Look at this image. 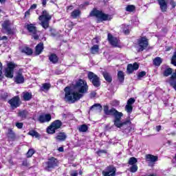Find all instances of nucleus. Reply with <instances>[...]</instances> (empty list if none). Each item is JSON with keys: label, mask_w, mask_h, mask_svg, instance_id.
<instances>
[{"label": "nucleus", "mask_w": 176, "mask_h": 176, "mask_svg": "<svg viewBox=\"0 0 176 176\" xmlns=\"http://www.w3.org/2000/svg\"><path fill=\"white\" fill-rule=\"evenodd\" d=\"M74 90L71 89L70 87H66L64 89L65 100L71 104H74L76 101H79L80 98L83 97V94H86L89 90V85L86 80L83 79H78L74 85Z\"/></svg>", "instance_id": "obj_1"}, {"label": "nucleus", "mask_w": 176, "mask_h": 176, "mask_svg": "<svg viewBox=\"0 0 176 176\" xmlns=\"http://www.w3.org/2000/svg\"><path fill=\"white\" fill-rule=\"evenodd\" d=\"M103 111L104 112V115L114 116V126H116V127L118 129H122L123 126L131 124V120H130V119L122 122L121 119L123 116V113L119 112L118 110H116V109L113 107L109 109V106L104 105L103 107Z\"/></svg>", "instance_id": "obj_2"}, {"label": "nucleus", "mask_w": 176, "mask_h": 176, "mask_svg": "<svg viewBox=\"0 0 176 176\" xmlns=\"http://www.w3.org/2000/svg\"><path fill=\"white\" fill-rule=\"evenodd\" d=\"M88 17H96V23H104V21H111L112 19V15L104 12L101 10H98L96 8L92 9L89 12Z\"/></svg>", "instance_id": "obj_3"}, {"label": "nucleus", "mask_w": 176, "mask_h": 176, "mask_svg": "<svg viewBox=\"0 0 176 176\" xmlns=\"http://www.w3.org/2000/svg\"><path fill=\"white\" fill-rule=\"evenodd\" d=\"M38 20L41 21V25L43 28L47 30L50 20H52V15L46 10H44L42 12V14L38 16Z\"/></svg>", "instance_id": "obj_4"}, {"label": "nucleus", "mask_w": 176, "mask_h": 176, "mask_svg": "<svg viewBox=\"0 0 176 176\" xmlns=\"http://www.w3.org/2000/svg\"><path fill=\"white\" fill-rule=\"evenodd\" d=\"M58 164H60L58 160L54 157H51L48 158L47 161L45 162V170L50 172L52 170H54L56 167H58Z\"/></svg>", "instance_id": "obj_5"}, {"label": "nucleus", "mask_w": 176, "mask_h": 176, "mask_svg": "<svg viewBox=\"0 0 176 176\" xmlns=\"http://www.w3.org/2000/svg\"><path fill=\"white\" fill-rule=\"evenodd\" d=\"M63 122L60 120H56L52 122L49 126H47L46 131L47 134H56V130L61 129Z\"/></svg>", "instance_id": "obj_6"}, {"label": "nucleus", "mask_w": 176, "mask_h": 176, "mask_svg": "<svg viewBox=\"0 0 176 176\" xmlns=\"http://www.w3.org/2000/svg\"><path fill=\"white\" fill-rule=\"evenodd\" d=\"M137 43L138 46V52H144L149 46V39L146 36H140L137 40Z\"/></svg>", "instance_id": "obj_7"}, {"label": "nucleus", "mask_w": 176, "mask_h": 176, "mask_svg": "<svg viewBox=\"0 0 176 176\" xmlns=\"http://www.w3.org/2000/svg\"><path fill=\"white\" fill-rule=\"evenodd\" d=\"M87 78L92 83L94 87H100L101 86V81L100 80V77L97 76L96 74L93 73V72H89L87 74Z\"/></svg>", "instance_id": "obj_8"}, {"label": "nucleus", "mask_w": 176, "mask_h": 176, "mask_svg": "<svg viewBox=\"0 0 176 176\" xmlns=\"http://www.w3.org/2000/svg\"><path fill=\"white\" fill-rule=\"evenodd\" d=\"M17 67V65H16L13 62H9L7 63V67L5 69V76L6 78H9L10 79H12L13 78V75L14 74V68Z\"/></svg>", "instance_id": "obj_9"}, {"label": "nucleus", "mask_w": 176, "mask_h": 176, "mask_svg": "<svg viewBox=\"0 0 176 176\" xmlns=\"http://www.w3.org/2000/svg\"><path fill=\"white\" fill-rule=\"evenodd\" d=\"M8 104L10 105L11 109H16L21 105V100H20V96H15L12 97L8 101Z\"/></svg>", "instance_id": "obj_10"}, {"label": "nucleus", "mask_w": 176, "mask_h": 176, "mask_svg": "<svg viewBox=\"0 0 176 176\" xmlns=\"http://www.w3.org/2000/svg\"><path fill=\"white\" fill-rule=\"evenodd\" d=\"M25 28H26L30 32V34H33L34 39L38 41L39 39V36H38V30L36 29V26L34 23L25 24Z\"/></svg>", "instance_id": "obj_11"}, {"label": "nucleus", "mask_w": 176, "mask_h": 176, "mask_svg": "<svg viewBox=\"0 0 176 176\" xmlns=\"http://www.w3.org/2000/svg\"><path fill=\"white\" fill-rule=\"evenodd\" d=\"M102 174L103 176H116V167L113 165H109L102 170Z\"/></svg>", "instance_id": "obj_12"}, {"label": "nucleus", "mask_w": 176, "mask_h": 176, "mask_svg": "<svg viewBox=\"0 0 176 176\" xmlns=\"http://www.w3.org/2000/svg\"><path fill=\"white\" fill-rule=\"evenodd\" d=\"M24 76L23 75V69H19L16 72V75L14 77V82L16 85H21L25 82Z\"/></svg>", "instance_id": "obj_13"}, {"label": "nucleus", "mask_w": 176, "mask_h": 176, "mask_svg": "<svg viewBox=\"0 0 176 176\" xmlns=\"http://www.w3.org/2000/svg\"><path fill=\"white\" fill-rule=\"evenodd\" d=\"M10 25H12V23H10V20L4 21V22L1 25L3 30L6 31V33L7 34V35L14 34V32L13 31L12 28H10Z\"/></svg>", "instance_id": "obj_14"}, {"label": "nucleus", "mask_w": 176, "mask_h": 176, "mask_svg": "<svg viewBox=\"0 0 176 176\" xmlns=\"http://www.w3.org/2000/svg\"><path fill=\"white\" fill-rule=\"evenodd\" d=\"M134 102H135V99L134 98H131L127 100L125 106V111L129 115L133 113V104H134Z\"/></svg>", "instance_id": "obj_15"}, {"label": "nucleus", "mask_w": 176, "mask_h": 176, "mask_svg": "<svg viewBox=\"0 0 176 176\" xmlns=\"http://www.w3.org/2000/svg\"><path fill=\"white\" fill-rule=\"evenodd\" d=\"M107 41L111 45V46H113L114 47H118V45H119V39L116 37H113L112 34L108 33L107 34Z\"/></svg>", "instance_id": "obj_16"}, {"label": "nucleus", "mask_w": 176, "mask_h": 176, "mask_svg": "<svg viewBox=\"0 0 176 176\" xmlns=\"http://www.w3.org/2000/svg\"><path fill=\"white\" fill-rule=\"evenodd\" d=\"M140 68V64L135 62L133 64H129L126 67V72L129 74H133L134 71H137Z\"/></svg>", "instance_id": "obj_17"}, {"label": "nucleus", "mask_w": 176, "mask_h": 176, "mask_svg": "<svg viewBox=\"0 0 176 176\" xmlns=\"http://www.w3.org/2000/svg\"><path fill=\"white\" fill-rule=\"evenodd\" d=\"M40 123H46L52 120V115L50 113H47L44 115H40L38 119Z\"/></svg>", "instance_id": "obj_18"}, {"label": "nucleus", "mask_w": 176, "mask_h": 176, "mask_svg": "<svg viewBox=\"0 0 176 176\" xmlns=\"http://www.w3.org/2000/svg\"><path fill=\"white\" fill-rule=\"evenodd\" d=\"M55 140L58 142H64L67 140V133L65 132H59L55 137Z\"/></svg>", "instance_id": "obj_19"}, {"label": "nucleus", "mask_w": 176, "mask_h": 176, "mask_svg": "<svg viewBox=\"0 0 176 176\" xmlns=\"http://www.w3.org/2000/svg\"><path fill=\"white\" fill-rule=\"evenodd\" d=\"M145 160L146 162H149L150 163H155V162L159 160V157L152 154H146L145 155Z\"/></svg>", "instance_id": "obj_20"}, {"label": "nucleus", "mask_w": 176, "mask_h": 176, "mask_svg": "<svg viewBox=\"0 0 176 176\" xmlns=\"http://www.w3.org/2000/svg\"><path fill=\"white\" fill-rule=\"evenodd\" d=\"M157 1L162 13H166V12H167V8H168L167 2L166 1V0H157Z\"/></svg>", "instance_id": "obj_21"}, {"label": "nucleus", "mask_w": 176, "mask_h": 176, "mask_svg": "<svg viewBox=\"0 0 176 176\" xmlns=\"http://www.w3.org/2000/svg\"><path fill=\"white\" fill-rule=\"evenodd\" d=\"M43 49H45V47L43 46V43L41 42L38 44H37L35 47V56H39V54H41L42 52H43Z\"/></svg>", "instance_id": "obj_22"}, {"label": "nucleus", "mask_w": 176, "mask_h": 176, "mask_svg": "<svg viewBox=\"0 0 176 176\" xmlns=\"http://www.w3.org/2000/svg\"><path fill=\"white\" fill-rule=\"evenodd\" d=\"M7 138L10 141H16V133L13 131L12 128L8 129V133H6Z\"/></svg>", "instance_id": "obj_23"}, {"label": "nucleus", "mask_w": 176, "mask_h": 176, "mask_svg": "<svg viewBox=\"0 0 176 176\" xmlns=\"http://www.w3.org/2000/svg\"><path fill=\"white\" fill-rule=\"evenodd\" d=\"M28 115H30V113L27 110H21L19 111L17 113V116L19 118H21L22 120H25L27 119Z\"/></svg>", "instance_id": "obj_24"}, {"label": "nucleus", "mask_w": 176, "mask_h": 176, "mask_svg": "<svg viewBox=\"0 0 176 176\" xmlns=\"http://www.w3.org/2000/svg\"><path fill=\"white\" fill-rule=\"evenodd\" d=\"M102 76L107 83H112V76L108 72H104Z\"/></svg>", "instance_id": "obj_25"}, {"label": "nucleus", "mask_w": 176, "mask_h": 176, "mask_svg": "<svg viewBox=\"0 0 176 176\" xmlns=\"http://www.w3.org/2000/svg\"><path fill=\"white\" fill-rule=\"evenodd\" d=\"M48 57L50 63H52V64H57L58 63V56H57V54L53 53L48 56Z\"/></svg>", "instance_id": "obj_26"}, {"label": "nucleus", "mask_w": 176, "mask_h": 176, "mask_svg": "<svg viewBox=\"0 0 176 176\" xmlns=\"http://www.w3.org/2000/svg\"><path fill=\"white\" fill-rule=\"evenodd\" d=\"M162 63H163V59L162 58L159 57V56L155 57L153 60V64L155 67H160V65H162Z\"/></svg>", "instance_id": "obj_27"}, {"label": "nucleus", "mask_w": 176, "mask_h": 176, "mask_svg": "<svg viewBox=\"0 0 176 176\" xmlns=\"http://www.w3.org/2000/svg\"><path fill=\"white\" fill-rule=\"evenodd\" d=\"M173 74H174V72H173V68L166 67L163 72V76L167 78L168 76H170V75H173Z\"/></svg>", "instance_id": "obj_28"}, {"label": "nucleus", "mask_w": 176, "mask_h": 176, "mask_svg": "<svg viewBox=\"0 0 176 176\" xmlns=\"http://www.w3.org/2000/svg\"><path fill=\"white\" fill-rule=\"evenodd\" d=\"M117 78L120 83H124V72L123 71H118Z\"/></svg>", "instance_id": "obj_29"}, {"label": "nucleus", "mask_w": 176, "mask_h": 176, "mask_svg": "<svg viewBox=\"0 0 176 176\" xmlns=\"http://www.w3.org/2000/svg\"><path fill=\"white\" fill-rule=\"evenodd\" d=\"M21 53H25L27 56H32L34 51L29 47H25L21 50Z\"/></svg>", "instance_id": "obj_30"}, {"label": "nucleus", "mask_w": 176, "mask_h": 176, "mask_svg": "<svg viewBox=\"0 0 176 176\" xmlns=\"http://www.w3.org/2000/svg\"><path fill=\"white\" fill-rule=\"evenodd\" d=\"M28 135H31V137H35V138H41V134L38 133L36 130L32 129L28 133Z\"/></svg>", "instance_id": "obj_31"}, {"label": "nucleus", "mask_w": 176, "mask_h": 176, "mask_svg": "<svg viewBox=\"0 0 176 176\" xmlns=\"http://www.w3.org/2000/svg\"><path fill=\"white\" fill-rule=\"evenodd\" d=\"M91 54H97L100 52V45H94L90 49Z\"/></svg>", "instance_id": "obj_32"}, {"label": "nucleus", "mask_w": 176, "mask_h": 176, "mask_svg": "<svg viewBox=\"0 0 176 176\" xmlns=\"http://www.w3.org/2000/svg\"><path fill=\"white\" fill-rule=\"evenodd\" d=\"M81 14L82 12H80V10H74L71 12V17L72 19H78Z\"/></svg>", "instance_id": "obj_33"}, {"label": "nucleus", "mask_w": 176, "mask_h": 176, "mask_svg": "<svg viewBox=\"0 0 176 176\" xmlns=\"http://www.w3.org/2000/svg\"><path fill=\"white\" fill-rule=\"evenodd\" d=\"M23 101H30L32 98V94L30 92H23Z\"/></svg>", "instance_id": "obj_34"}, {"label": "nucleus", "mask_w": 176, "mask_h": 176, "mask_svg": "<svg viewBox=\"0 0 176 176\" xmlns=\"http://www.w3.org/2000/svg\"><path fill=\"white\" fill-rule=\"evenodd\" d=\"M50 87H52V85L49 82H45L42 85L41 90H42V91H45V90L47 91L50 90Z\"/></svg>", "instance_id": "obj_35"}, {"label": "nucleus", "mask_w": 176, "mask_h": 176, "mask_svg": "<svg viewBox=\"0 0 176 176\" xmlns=\"http://www.w3.org/2000/svg\"><path fill=\"white\" fill-rule=\"evenodd\" d=\"M87 130H89V126L85 124H83L78 127V131H80V133H86Z\"/></svg>", "instance_id": "obj_36"}, {"label": "nucleus", "mask_w": 176, "mask_h": 176, "mask_svg": "<svg viewBox=\"0 0 176 176\" xmlns=\"http://www.w3.org/2000/svg\"><path fill=\"white\" fill-rule=\"evenodd\" d=\"M138 162V160L136 157H131L129 158L128 161V164H129V166H133L137 164Z\"/></svg>", "instance_id": "obj_37"}, {"label": "nucleus", "mask_w": 176, "mask_h": 176, "mask_svg": "<svg viewBox=\"0 0 176 176\" xmlns=\"http://www.w3.org/2000/svg\"><path fill=\"white\" fill-rule=\"evenodd\" d=\"M126 12H129V13H133V12H135V6L134 5H127L125 8Z\"/></svg>", "instance_id": "obj_38"}, {"label": "nucleus", "mask_w": 176, "mask_h": 176, "mask_svg": "<svg viewBox=\"0 0 176 176\" xmlns=\"http://www.w3.org/2000/svg\"><path fill=\"white\" fill-rule=\"evenodd\" d=\"M8 98H9V94L7 92H3L0 94V100L1 101H8Z\"/></svg>", "instance_id": "obj_39"}, {"label": "nucleus", "mask_w": 176, "mask_h": 176, "mask_svg": "<svg viewBox=\"0 0 176 176\" xmlns=\"http://www.w3.org/2000/svg\"><path fill=\"white\" fill-rule=\"evenodd\" d=\"M35 153V150L34 148H30L26 153V157H32V155Z\"/></svg>", "instance_id": "obj_40"}, {"label": "nucleus", "mask_w": 176, "mask_h": 176, "mask_svg": "<svg viewBox=\"0 0 176 176\" xmlns=\"http://www.w3.org/2000/svg\"><path fill=\"white\" fill-rule=\"evenodd\" d=\"M129 171L130 173H137V171H138V166H137V164L131 165Z\"/></svg>", "instance_id": "obj_41"}, {"label": "nucleus", "mask_w": 176, "mask_h": 176, "mask_svg": "<svg viewBox=\"0 0 176 176\" xmlns=\"http://www.w3.org/2000/svg\"><path fill=\"white\" fill-rule=\"evenodd\" d=\"M144 76H146V72L142 71V72H139L138 74V80H141V78H144Z\"/></svg>", "instance_id": "obj_42"}, {"label": "nucleus", "mask_w": 176, "mask_h": 176, "mask_svg": "<svg viewBox=\"0 0 176 176\" xmlns=\"http://www.w3.org/2000/svg\"><path fill=\"white\" fill-rule=\"evenodd\" d=\"M98 107V109L100 111H102V106H101V104L100 103H96L94 104V105H92L91 107H90V109H93V108H97Z\"/></svg>", "instance_id": "obj_43"}, {"label": "nucleus", "mask_w": 176, "mask_h": 176, "mask_svg": "<svg viewBox=\"0 0 176 176\" xmlns=\"http://www.w3.org/2000/svg\"><path fill=\"white\" fill-rule=\"evenodd\" d=\"M171 64L176 67V51L174 52L172 58H171Z\"/></svg>", "instance_id": "obj_44"}, {"label": "nucleus", "mask_w": 176, "mask_h": 176, "mask_svg": "<svg viewBox=\"0 0 176 176\" xmlns=\"http://www.w3.org/2000/svg\"><path fill=\"white\" fill-rule=\"evenodd\" d=\"M102 153H104L105 155H107V153H108V151L107 150H101V149H99L96 151V154L98 155L99 156H101Z\"/></svg>", "instance_id": "obj_45"}, {"label": "nucleus", "mask_w": 176, "mask_h": 176, "mask_svg": "<svg viewBox=\"0 0 176 176\" xmlns=\"http://www.w3.org/2000/svg\"><path fill=\"white\" fill-rule=\"evenodd\" d=\"M15 126H16V127H17V129H23V126H24V123L16 122Z\"/></svg>", "instance_id": "obj_46"}, {"label": "nucleus", "mask_w": 176, "mask_h": 176, "mask_svg": "<svg viewBox=\"0 0 176 176\" xmlns=\"http://www.w3.org/2000/svg\"><path fill=\"white\" fill-rule=\"evenodd\" d=\"M31 9H28L25 12V16L24 18L27 19V17H30L31 16Z\"/></svg>", "instance_id": "obj_47"}, {"label": "nucleus", "mask_w": 176, "mask_h": 176, "mask_svg": "<svg viewBox=\"0 0 176 176\" xmlns=\"http://www.w3.org/2000/svg\"><path fill=\"white\" fill-rule=\"evenodd\" d=\"M3 69V65H2V63L0 61V80H2V69Z\"/></svg>", "instance_id": "obj_48"}, {"label": "nucleus", "mask_w": 176, "mask_h": 176, "mask_svg": "<svg viewBox=\"0 0 176 176\" xmlns=\"http://www.w3.org/2000/svg\"><path fill=\"white\" fill-rule=\"evenodd\" d=\"M29 165L30 164L28 163V161L27 160L23 161L22 166H23L24 167H28Z\"/></svg>", "instance_id": "obj_49"}, {"label": "nucleus", "mask_w": 176, "mask_h": 176, "mask_svg": "<svg viewBox=\"0 0 176 176\" xmlns=\"http://www.w3.org/2000/svg\"><path fill=\"white\" fill-rule=\"evenodd\" d=\"M96 96H97V93L94 91L91 92L89 94L90 98H96Z\"/></svg>", "instance_id": "obj_50"}, {"label": "nucleus", "mask_w": 176, "mask_h": 176, "mask_svg": "<svg viewBox=\"0 0 176 176\" xmlns=\"http://www.w3.org/2000/svg\"><path fill=\"white\" fill-rule=\"evenodd\" d=\"M37 7H38V5L34 3V4H32L29 9H30V10H34L36 9Z\"/></svg>", "instance_id": "obj_51"}, {"label": "nucleus", "mask_w": 176, "mask_h": 176, "mask_svg": "<svg viewBox=\"0 0 176 176\" xmlns=\"http://www.w3.org/2000/svg\"><path fill=\"white\" fill-rule=\"evenodd\" d=\"M170 5H171L173 9H174L176 6V2L174 1V0H170Z\"/></svg>", "instance_id": "obj_52"}, {"label": "nucleus", "mask_w": 176, "mask_h": 176, "mask_svg": "<svg viewBox=\"0 0 176 176\" xmlns=\"http://www.w3.org/2000/svg\"><path fill=\"white\" fill-rule=\"evenodd\" d=\"M74 25H75V23H74V22H72V21H70L69 23V28L72 30V28H74Z\"/></svg>", "instance_id": "obj_53"}, {"label": "nucleus", "mask_w": 176, "mask_h": 176, "mask_svg": "<svg viewBox=\"0 0 176 176\" xmlns=\"http://www.w3.org/2000/svg\"><path fill=\"white\" fill-rule=\"evenodd\" d=\"M42 5L43 8H46V4L47 3V0H41Z\"/></svg>", "instance_id": "obj_54"}, {"label": "nucleus", "mask_w": 176, "mask_h": 176, "mask_svg": "<svg viewBox=\"0 0 176 176\" xmlns=\"http://www.w3.org/2000/svg\"><path fill=\"white\" fill-rule=\"evenodd\" d=\"M70 176H78V170H74L71 174Z\"/></svg>", "instance_id": "obj_55"}, {"label": "nucleus", "mask_w": 176, "mask_h": 176, "mask_svg": "<svg viewBox=\"0 0 176 176\" xmlns=\"http://www.w3.org/2000/svg\"><path fill=\"white\" fill-rule=\"evenodd\" d=\"M0 41H8V36H0Z\"/></svg>", "instance_id": "obj_56"}, {"label": "nucleus", "mask_w": 176, "mask_h": 176, "mask_svg": "<svg viewBox=\"0 0 176 176\" xmlns=\"http://www.w3.org/2000/svg\"><path fill=\"white\" fill-rule=\"evenodd\" d=\"M155 130L157 132L160 131V130H162V126L161 125L156 126Z\"/></svg>", "instance_id": "obj_57"}, {"label": "nucleus", "mask_w": 176, "mask_h": 176, "mask_svg": "<svg viewBox=\"0 0 176 176\" xmlns=\"http://www.w3.org/2000/svg\"><path fill=\"white\" fill-rule=\"evenodd\" d=\"M93 41H95L96 43H97V44L100 43V38H98V37L94 38Z\"/></svg>", "instance_id": "obj_58"}, {"label": "nucleus", "mask_w": 176, "mask_h": 176, "mask_svg": "<svg viewBox=\"0 0 176 176\" xmlns=\"http://www.w3.org/2000/svg\"><path fill=\"white\" fill-rule=\"evenodd\" d=\"M72 9H74V6H69L67 7V12L69 10H72Z\"/></svg>", "instance_id": "obj_59"}, {"label": "nucleus", "mask_w": 176, "mask_h": 176, "mask_svg": "<svg viewBox=\"0 0 176 176\" xmlns=\"http://www.w3.org/2000/svg\"><path fill=\"white\" fill-rule=\"evenodd\" d=\"M124 34H125V35H129V34H130V30L126 29L124 30Z\"/></svg>", "instance_id": "obj_60"}, {"label": "nucleus", "mask_w": 176, "mask_h": 176, "mask_svg": "<svg viewBox=\"0 0 176 176\" xmlns=\"http://www.w3.org/2000/svg\"><path fill=\"white\" fill-rule=\"evenodd\" d=\"M171 49H173V47H166V52H170V50H171Z\"/></svg>", "instance_id": "obj_61"}, {"label": "nucleus", "mask_w": 176, "mask_h": 176, "mask_svg": "<svg viewBox=\"0 0 176 176\" xmlns=\"http://www.w3.org/2000/svg\"><path fill=\"white\" fill-rule=\"evenodd\" d=\"M58 151L59 152H63V151H64V147H63V146L59 147V148H58Z\"/></svg>", "instance_id": "obj_62"}, {"label": "nucleus", "mask_w": 176, "mask_h": 176, "mask_svg": "<svg viewBox=\"0 0 176 176\" xmlns=\"http://www.w3.org/2000/svg\"><path fill=\"white\" fill-rule=\"evenodd\" d=\"M89 5H90V2H89V1H85L84 3V6H89Z\"/></svg>", "instance_id": "obj_63"}, {"label": "nucleus", "mask_w": 176, "mask_h": 176, "mask_svg": "<svg viewBox=\"0 0 176 176\" xmlns=\"http://www.w3.org/2000/svg\"><path fill=\"white\" fill-rule=\"evenodd\" d=\"M6 2V0H0V3H5Z\"/></svg>", "instance_id": "obj_64"}]
</instances>
